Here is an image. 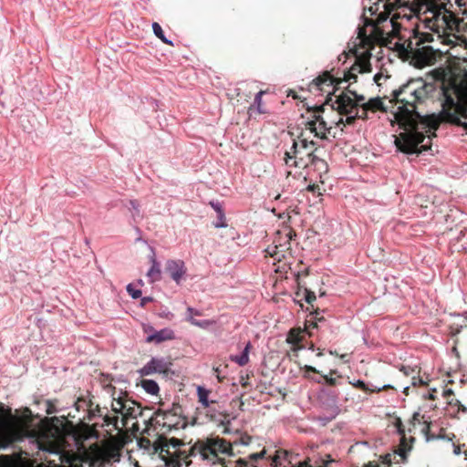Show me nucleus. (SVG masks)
Returning <instances> with one entry per match:
<instances>
[{
	"label": "nucleus",
	"instance_id": "f257e3e1",
	"mask_svg": "<svg viewBox=\"0 0 467 467\" xmlns=\"http://www.w3.org/2000/svg\"><path fill=\"white\" fill-rule=\"evenodd\" d=\"M432 86L423 79H410L400 88L392 91L390 102L400 104L395 119L404 130L395 140L397 148L404 153H421L431 149V143L421 145L425 133L429 140L436 137V130L441 125L438 116L432 114L421 116L417 111V104L422 103L429 97Z\"/></svg>",
	"mask_w": 467,
	"mask_h": 467
},
{
	"label": "nucleus",
	"instance_id": "f03ea898",
	"mask_svg": "<svg viewBox=\"0 0 467 467\" xmlns=\"http://www.w3.org/2000/svg\"><path fill=\"white\" fill-rule=\"evenodd\" d=\"M392 11H388L384 8V12L380 13L377 17L376 23L369 22L368 26H370V33L367 34L366 27H359L358 32V38L359 43L358 46L365 49L360 55L356 54V61L351 67L344 72L343 78H337L340 84L343 82H357V73H368L371 72L372 67L370 64V49L373 48L375 44L388 45L392 42V39L399 38L400 40L404 37L400 36V26L396 21L394 15L389 19V16Z\"/></svg>",
	"mask_w": 467,
	"mask_h": 467
},
{
	"label": "nucleus",
	"instance_id": "7ed1b4c3",
	"mask_svg": "<svg viewBox=\"0 0 467 467\" xmlns=\"http://www.w3.org/2000/svg\"><path fill=\"white\" fill-rule=\"evenodd\" d=\"M456 5L458 9L452 11L450 0H423L418 6L419 17L437 33L467 32V0H456Z\"/></svg>",
	"mask_w": 467,
	"mask_h": 467
},
{
	"label": "nucleus",
	"instance_id": "20e7f679",
	"mask_svg": "<svg viewBox=\"0 0 467 467\" xmlns=\"http://www.w3.org/2000/svg\"><path fill=\"white\" fill-rule=\"evenodd\" d=\"M190 455L199 457L200 460L212 465L220 464L221 467H248L246 460L239 458L236 461H225V456H234L233 444L230 441L211 434L205 438L198 439L190 447Z\"/></svg>",
	"mask_w": 467,
	"mask_h": 467
},
{
	"label": "nucleus",
	"instance_id": "39448f33",
	"mask_svg": "<svg viewBox=\"0 0 467 467\" xmlns=\"http://www.w3.org/2000/svg\"><path fill=\"white\" fill-rule=\"evenodd\" d=\"M442 109L438 117L441 122H448L467 130V82L455 79L442 86Z\"/></svg>",
	"mask_w": 467,
	"mask_h": 467
},
{
	"label": "nucleus",
	"instance_id": "423d86ee",
	"mask_svg": "<svg viewBox=\"0 0 467 467\" xmlns=\"http://www.w3.org/2000/svg\"><path fill=\"white\" fill-rule=\"evenodd\" d=\"M317 151L314 140H309L306 131H302L289 150L285 152L284 161L286 166L298 169L309 168Z\"/></svg>",
	"mask_w": 467,
	"mask_h": 467
},
{
	"label": "nucleus",
	"instance_id": "0eeeda50",
	"mask_svg": "<svg viewBox=\"0 0 467 467\" xmlns=\"http://www.w3.org/2000/svg\"><path fill=\"white\" fill-rule=\"evenodd\" d=\"M183 410L178 403H173L169 410H163L159 409L149 419L145 420L146 428L143 433H148L150 427H161L162 434L172 430L184 429L187 426V419L182 416Z\"/></svg>",
	"mask_w": 467,
	"mask_h": 467
},
{
	"label": "nucleus",
	"instance_id": "6e6552de",
	"mask_svg": "<svg viewBox=\"0 0 467 467\" xmlns=\"http://www.w3.org/2000/svg\"><path fill=\"white\" fill-rule=\"evenodd\" d=\"M423 39L418 34L410 36L403 43H395L398 50L410 57L418 67L431 65L436 61V54L430 46H421Z\"/></svg>",
	"mask_w": 467,
	"mask_h": 467
},
{
	"label": "nucleus",
	"instance_id": "1a4fd4ad",
	"mask_svg": "<svg viewBox=\"0 0 467 467\" xmlns=\"http://www.w3.org/2000/svg\"><path fill=\"white\" fill-rule=\"evenodd\" d=\"M184 445L182 440L177 438L167 439L162 434L154 442L155 450H160L161 454L165 453L167 457H175L178 465L189 466L192 462L189 458L192 455H190V449L188 451L181 449V446Z\"/></svg>",
	"mask_w": 467,
	"mask_h": 467
},
{
	"label": "nucleus",
	"instance_id": "9d476101",
	"mask_svg": "<svg viewBox=\"0 0 467 467\" xmlns=\"http://www.w3.org/2000/svg\"><path fill=\"white\" fill-rule=\"evenodd\" d=\"M296 232L288 225H284L276 232L272 245H269L265 252L278 261L285 257V254L291 250V240L295 237Z\"/></svg>",
	"mask_w": 467,
	"mask_h": 467
},
{
	"label": "nucleus",
	"instance_id": "9b49d317",
	"mask_svg": "<svg viewBox=\"0 0 467 467\" xmlns=\"http://www.w3.org/2000/svg\"><path fill=\"white\" fill-rule=\"evenodd\" d=\"M111 410L116 414L121 415L122 427L128 425L129 420L142 416V409L135 400L128 398L127 394L119 398H113Z\"/></svg>",
	"mask_w": 467,
	"mask_h": 467
},
{
	"label": "nucleus",
	"instance_id": "f8f14e48",
	"mask_svg": "<svg viewBox=\"0 0 467 467\" xmlns=\"http://www.w3.org/2000/svg\"><path fill=\"white\" fill-rule=\"evenodd\" d=\"M340 80L334 77L330 71H324L309 84L311 92L327 93L326 105L332 101L331 96H336V91L339 88Z\"/></svg>",
	"mask_w": 467,
	"mask_h": 467
},
{
	"label": "nucleus",
	"instance_id": "ddd939ff",
	"mask_svg": "<svg viewBox=\"0 0 467 467\" xmlns=\"http://www.w3.org/2000/svg\"><path fill=\"white\" fill-rule=\"evenodd\" d=\"M325 106L326 104H322L320 106L308 108L307 111L312 112L313 115L312 119L308 120L306 124V130H308L310 133H314L315 137L322 140L327 139V134L330 133V130L332 129V126L328 125L323 116Z\"/></svg>",
	"mask_w": 467,
	"mask_h": 467
},
{
	"label": "nucleus",
	"instance_id": "4468645a",
	"mask_svg": "<svg viewBox=\"0 0 467 467\" xmlns=\"http://www.w3.org/2000/svg\"><path fill=\"white\" fill-rule=\"evenodd\" d=\"M335 100L331 104V110H337L341 116L350 115L358 109L357 102L351 98L347 91H342L339 95L335 96Z\"/></svg>",
	"mask_w": 467,
	"mask_h": 467
},
{
	"label": "nucleus",
	"instance_id": "2eb2a0df",
	"mask_svg": "<svg viewBox=\"0 0 467 467\" xmlns=\"http://www.w3.org/2000/svg\"><path fill=\"white\" fill-rule=\"evenodd\" d=\"M165 272L177 285H180L184 279L187 268L182 260L170 259L165 263Z\"/></svg>",
	"mask_w": 467,
	"mask_h": 467
},
{
	"label": "nucleus",
	"instance_id": "dca6fc26",
	"mask_svg": "<svg viewBox=\"0 0 467 467\" xmlns=\"http://www.w3.org/2000/svg\"><path fill=\"white\" fill-rule=\"evenodd\" d=\"M171 365V362H167L163 358H152L139 372L142 377L153 373L167 374Z\"/></svg>",
	"mask_w": 467,
	"mask_h": 467
},
{
	"label": "nucleus",
	"instance_id": "f3484780",
	"mask_svg": "<svg viewBox=\"0 0 467 467\" xmlns=\"http://www.w3.org/2000/svg\"><path fill=\"white\" fill-rule=\"evenodd\" d=\"M335 462L330 454L307 457L303 462H298L295 467H329V464Z\"/></svg>",
	"mask_w": 467,
	"mask_h": 467
},
{
	"label": "nucleus",
	"instance_id": "a211bd4d",
	"mask_svg": "<svg viewBox=\"0 0 467 467\" xmlns=\"http://www.w3.org/2000/svg\"><path fill=\"white\" fill-rule=\"evenodd\" d=\"M304 332L305 330L297 327V328H292L288 332L286 341L287 343L292 345V350L293 351H298L302 348H304L302 343V340L304 338Z\"/></svg>",
	"mask_w": 467,
	"mask_h": 467
},
{
	"label": "nucleus",
	"instance_id": "6ab92c4d",
	"mask_svg": "<svg viewBox=\"0 0 467 467\" xmlns=\"http://www.w3.org/2000/svg\"><path fill=\"white\" fill-rule=\"evenodd\" d=\"M194 316L200 317L202 316V313L199 310L189 306L187 308L186 321L192 325L201 328H208L209 327L215 324V321L213 320H197L194 318Z\"/></svg>",
	"mask_w": 467,
	"mask_h": 467
},
{
	"label": "nucleus",
	"instance_id": "aec40b11",
	"mask_svg": "<svg viewBox=\"0 0 467 467\" xmlns=\"http://www.w3.org/2000/svg\"><path fill=\"white\" fill-rule=\"evenodd\" d=\"M16 440V432L7 425H0V449H5Z\"/></svg>",
	"mask_w": 467,
	"mask_h": 467
},
{
	"label": "nucleus",
	"instance_id": "412c9836",
	"mask_svg": "<svg viewBox=\"0 0 467 467\" xmlns=\"http://www.w3.org/2000/svg\"><path fill=\"white\" fill-rule=\"evenodd\" d=\"M175 337L174 332L170 328H163L160 331H156L155 333L147 337L148 343H161L166 340H171Z\"/></svg>",
	"mask_w": 467,
	"mask_h": 467
},
{
	"label": "nucleus",
	"instance_id": "4be33fe9",
	"mask_svg": "<svg viewBox=\"0 0 467 467\" xmlns=\"http://www.w3.org/2000/svg\"><path fill=\"white\" fill-rule=\"evenodd\" d=\"M210 391L203 387L199 386L197 388L198 400L202 404V410H208L212 406H217L218 403L215 400H209Z\"/></svg>",
	"mask_w": 467,
	"mask_h": 467
},
{
	"label": "nucleus",
	"instance_id": "5701e85b",
	"mask_svg": "<svg viewBox=\"0 0 467 467\" xmlns=\"http://www.w3.org/2000/svg\"><path fill=\"white\" fill-rule=\"evenodd\" d=\"M151 266L147 273V276L150 279V282L154 283L161 278V270L160 264L157 262L154 254L150 256Z\"/></svg>",
	"mask_w": 467,
	"mask_h": 467
},
{
	"label": "nucleus",
	"instance_id": "b1692460",
	"mask_svg": "<svg viewBox=\"0 0 467 467\" xmlns=\"http://www.w3.org/2000/svg\"><path fill=\"white\" fill-rule=\"evenodd\" d=\"M423 424H424V426L422 428V432L425 434L427 441H431V440H436V439H443V440L451 441L452 438L455 437L454 434H451V437L448 436L445 433V431L443 429H441L440 433L438 435L431 434V423L424 420Z\"/></svg>",
	"mask_w": 467,
	"mask_h": 467
},
{
	"label": "nucleus",
	"instance_id": "393cba45",
	"mask_svg": "<svg viewBox=\"0 0 467 467\" xmlns=\"http://www.w3.org/2000/svg\"><path fill=\"white\" fill-rule=\"evenodd\" d=\"M365 105V110H369L370 112H386L387 109L382 102V99L379 97L373 98L368 99Z\"/></svg>",
	"mask_w": 467,
	"mask_h": 467
},
{
	"label": "nucleus",
	"instance_id": "a878e982",
	"mask_svg": "<svg viewBox=\"0 0 467 467\" xmlns=\"http://www.w3.org/2000/svg\"><path fill=\"white\" fill-rule=\"evenodd\" d=\"M102 426L109 427V430L108 431L112 432L114 431H120L123 428L122 425L119 426V416H109L108 414L103 416V424Z\"/></svg>",
	"mask_w": 467,
	"mask_h": 467
},
{
	"label": "nucleus",
	"instance_id": "bb28decb",
	"mask_svg": "<svg viewBox=\"0 0 467 467\" xmlns=\"http://www.w3.org/2000/svg\"><path fill=\"white\" fill-rule=\"evenodd\" d=\"M296 297L304 298L306 303L311 305L312 307H313L312 303L317 299L315 293L313 291L307 289L306 287H303L301 285L300 282H298V289L296 292Z\"/></svg>",
	"mask_w": 467,
	"mask_h": 467
},
{
	"label": "nucleus",
	"instance_id": "cd10ccee",
	"mask_svg": "<svg viewBox=\"0 0 467 467\" xmlns=\"http://www.w3.org/2000/svg\"><path fill=\"white\" fill-rule=\"evenodd\" d=\"M252 348V345L250 342H248L244 349L243 350L242 354L239 356H231L230 359L235 363H237L239 366H245L249 362V352Z\"/></svg>",
	"mask_w": 467,
	"mask_h": 467
},
{
	"label": "nucleus",
	"instance_id": "c85d7f7f",
	"mask_svg": "<svg viewBox=\"0 0 467 467\" xmlns=\"http://www.w3.org/2000/svg\"><path fill=\"white\" fill-rule=\"evenodd\" d=\"M141 387L147 393L151 395H156L160 390L157 382L152 379H142Z\"/></svg>",
	"mask_w": 467,
	"mask_h": 467
},
{
	"label": "nucleus",
	"instance_id": "c756f323",
	"mask_svg": "<svg viewBox=\"0 0 467 467\" xmlns=\"http://www.w3.org/2000/svg\"><path fill=\"white\" fill-rule=\"evenodd\" d=\"M265 94V91L260 90L254 98V104L249 108L250 110L256 109L259 114H263L265 110L263 108L262 96Z\"/></svg>",
	"mask_w": 467,
	"mask_h": 467
},
{
	"label": "nucleus",
	"instance_id": "7c9ffc66",
	"mask_svg": "<svg viewBox=\"0 0 467 467\" xmlns=\"http://www.w3.org/2000/svg\"><path fill=\"white\" fill-rule=\"evenodd\" d=\"M311 315L313 316L314 320L308 319L306 321V329L317 327V322L325 320L323 316H319L320 313L318 309L315 310V312L311 313Z\"/></svg>",
	"mask_w": 467,
	"mask_h": 467
},
{
	"label": "nucleus",
	"instance_id": "2f4dec72",
	"mask_svg": "<svg viewBox=\"0 0 467 467\" xmlns=\"http://www.w3.org/2000/svg\"><path fill=\"white\" fill-rule=\"evenodd\" d=\"M310 167H313L315 170L319 171L320 172L327 171V162L323 159L319 158L317 154L313 158V161L311 162Z\"/></svg>",
	"mask_w": 467,
	"mask_h": 467
},
{
	"label": "nucleus",
	"instance_id": "473e14b6",
	"mask_svg": "<svg viewBox=\"0 0 467 467\" xmlns=\"http://www.w3.org/2000/svg\"><path fill=\"white\" fill-rule=\"evenodd\" d=\"M253 437L250 436L247 433H241V435L235 439L234 441H231L233 444V449L237 445H244L247 446L252 442Z\"/></svg>",
	"mask_w": 467,
	"mask_h": 467
},
{
	"label": "nucleus",
	"instance_id": "72a5a7b5",
	"mask_svg": "<svg viewBox=\"0 0 467 467\" xmlns=\"http://www.w3.org/2000/svg\"><path fill=\"white\" fill-rule=\"evenodd\" d=\"M152 29H153L155 36L158 38H160L163 43L170 45V46H173V43L165 37V36L163 34V30H162L161 26L159 25V23L154 22L152 24Z\"/></svg>",
	"mask_w": 467,
	"mask_h": 467
},
{
	"label": "nucleus",
	"instance_id": "f704fd0d",
	"mask_svg": "<svg viewBox=\"0 0 467 467\" xmlns=\"http://www.w3.org/2000/svg\"><path fill=\"white\" fill-rule=\"evenodd\" d=\"M346 116H347V118L345 119L342 117H339L338 120H337L335 122V125L337 127H340L341 125L343 127H345L347 125H353L355 123V121L358 119L355 113L350 114V115H346Z\"/></svg>",
	"mask_w": 467,
	"mask_h": 467
},
{
	"label": "nucleus",
	"instance_id": "c9c22d12",
	"mask_svg": "<svg viewBox=\"0 0 467 467\" xmlns=\"http://www.w3.org/2000/svg\"><path fill=\"white\" fill-rule=\"evenodd\" d=\"M346 91L350 96H353V99L355 102H357V107L359 108L362 103H366V98L364 95L358 94L355 90L350 89V87L348 86L346 88Z\"/></svg>",
	"mask_w": 467,
	"mask_h": 467
},
{
	"label": "nucleus",
	"instance_id": "e433bc0d",
	"mask_svg": "<svg viewBox=\"0 0 467 467\" xmlns=\"http://www.w3.org/2000/svg\"><path fill=\"white\" fill-rule=\"evenodd\" d=\"M369 110H365V105L364 103H362L360 105L359 108H358V109L356 110L355 114H356V117L358 118V119H363V120H366L368 119V112Z\"/></svg>",
	"mask_w": 467,
	"mask_h": 467
},
{
	"label": "nucleus",
	"instance_id": "4c0bfd02",
	"mask_svg": "<svg viewBox=\"0 0 467 467\" xmlns=\"http://www.w3.org/2000/svg\"><path fill=\"white\" fill-rule=\"evenodd\" d=\"M400 371L404 373L405 376H414L415 374H420V368L418 367L410 368L402 366Z\"/></svg>",
	"mask_w": 467,
	"mask_h": 467
},
{
	"label": "nucleus",
	"instance_id": "58836bf2",
	"mask_svg": "<svg viewBox=\"0 0 467 467\" xmlns=\"http://www.w3.org/2000/svg\"><path fill=\"white\" fill-rule=\"evenodd\" d=\"M127 291L130 294V296L134 299H137L141 296V291L139 289H135L131 284L128 285Z\"/></svg>",
	"mask_w": 467,
	"mask_h": 467
},
{
	"label": "nucleus",
	"instance_id": "ea45409f",
	"mask_svg": "<svg viewBox=\"0 0 467 467\" xmlns=\"http://www.w3.org/2000/svg\"><path fill=\"white\" fill-rule=\"evenodd\" d=\"M206 416L210 419V420H216L218 410L215 409V406H212L208 410H204Z\"/></svg>",
	"mask_w": 467,
	"mask_h": 467
},
{
	"label": "nucleus",
	"instance_id": "a19ab883",
	"mask_svg": "<svg viewBox=\"0 0 467 467\" xmlns=\"http://www.w3.org/2000/svg\"><path fill=\"white\" fill-rule=\"evenodd\" d=\"M411 385L413 387H417V386H426L427 385V382L425 380H423L420 376L419 374H415L414 376H412L411 378Z\"/></svg>",
	"mask_w": 467,
	"mask_h": 467
},
{
	"label": "nucleus",
	"instance_id": "79ce46f5",
	"mask_svg": "<svg viewBox=\"0 0 467 467\" xmlns=\"http://www.w3.org/2000/svg\"><path fill=\"white\" fill-rule=\"evenodd\" d=\"M96 415L102 416L101 409L99 405H96L95 409H92V403L90 402L88 419L91 420L92 417H95Z\"/></svg>",
	"mask_w": 467,
	"mask_h": 467
},
{
	"label": "nucleus",
	"instance_id": "37998d69",
	"mask_svg": "<svg viewBox=\"0 0 467 467\" xmlns=\"http://www.w3.org/2000/svg\"><path fill=\"white\" fill-rule=\"evenodd\" d=\"M266 453L265 449H263L260 452L251 453L249 455V460L252 462H256L259 459H263Z\"/></svg>",
	"mask_w": 467,
	"mask_h": 467
},
{
	"label": "nucleus",
	"instance_id": "c03bdc74",
	"mask_svg": "<svg viewBox=\"0 0 467 467\" xmlns=\"http://www.w3.org/2000/svg\"><path fill=\"white\" fill-rule=\"evenodd\" d=\"M424 416L420 415V412H414L410 420V423L415 427L416 423H420Z\"/></svg>",
	"mask_w": 467,
	"mask_h": 467
},
{
	"label": "nucleus",
	"instance_id": "a18cd8bd",
	"mask_svg": "<svg viewBox=\"0 0 467 467\" xmlns=\"http://www.w3.org/2000/svg\"><path fill=\"white\" fill-rule=\"evenodd\" d=\"M395 425L397 427L398 432L400 435H402V437L404 438L405 430H404V426H403V423H402L401 420L400 419H397Z\"/></svg>",
	"mask_w": 467,
	"mask_h": 467
},
{
	"label": "nucleus",
	"instance_id": "49530a36",
	"mask_svg": "<svg viewBox=\"0 0 467 467\" xmlns=\"http://www.w3.org/2000/svg\"><path fill=\"white\" fill-rule=\"evenodd\" d=\"M55 412H57V408H56L55 404L52 401L48 400L47 403V413L53 414Z\"/></svg>",
	"mask_w": 467,
	"mask_h": 467
},
{
	"label": "nucleus",
	"instance_id": "de8ad7c7",
	"mask_svg": "<svg viewBox=\"0 0 467 467\" xmlns=\"http://www.w3.org/2000/svg\"><path fill=\"white\" fill-rule=\"evenodd\" d=\"M249 375L241 376L240 384L243 388H247L249 386Z\"/></svg>",
	"mask_w": 467,
	"mask_h": 467
},
{
	"label": "nucleus",
	"instance_id": "09e8293b",
	"mask_svg": "<svg viewBox=\"0 0 467 467\" xmlns=\"http://www.w3.org/2000/svg\"><path fill=\"white\" fill-rule=\"evenodd\" d=\"M306 190H307L308 192H313V193L317 192V193H318V195L320 194V192H319V191H320V188H319V186H318L317 184H311V185H308V186H307V188H306Z\"/></svg>",
	"mask_w": 467,
	"mask_h": 467
},
{
	"label": "nucleus",
	"instance_id": "8fccbe9b",
	"mask_svg": "<svg viewBox=\"0 0 467 467\" xmlns=\"http://www.w3.org/2000/svg\"><path fill=\"white\" fill-rule=\"evenodd\" d=\"M355 386L363 391H368L367 385L362 380H358Z\"/></svg>",
	"mask_w": 467,
	"mask_h": 467
},
{
	"label": "nucleus",
	"instance_id": "3c124183",
	"mask_svg": "<svg viewBox=\"0 0 467 467\" xmlns=\"http://www.w3.org/2000/svg\"><path fill=\"white\" fill-rule=\"evenodd\" d=\"M384 78V75L382 73H377L375 76H374V81L375 83L378 85V86H380L381 85V82L380 80Z\"/></svg>",
	"mask_w": 467,
	"mask_h": 467
},
{
	"label": "nucleus",
	"instance_id": "603ef678",
	"mask_svg": "<svg viewBox=\"0 0 467 467\" xmlns=\"http://www.w3.org/2000/svg\"><path fill=\"white\" fill-rule=\"evenodd\" d=\"M326 382L329 385V386H334L336 384V379H333V378H329L327 377V375L323 376Z\"/></svg>",
	"mask_w": 467,
	"mask_h": 467
},
{
	"label": "nucleus",
	"instance_id": "864d4df0",
	"mask_svg": "<svg viewBox=\"0 0 467 467\" xmlns=\"http://www.w3.org/2000/svg\"><path fill=\"white\" fill-rule=\"evenodd\" d=\"M218 211H219V212H221L219 209H218ZM220 219H221V221H223V214L222 213H220ZM214 226H215L216 228L225 227V226H226V223H225L224 222H222V223H216L214 224Z\"/></svg>",
	"mask_w": 467,
	"mask_h": 467
},
{
	"label": "nucleus",
	"instance_id": "5fc2aeb1",
	"mask_svg": "<svg viewBox=\"0 0 467 467\" xmlns=\"http://www.w3.org/2000/svg\"><path fill=\"white\" fill-rule=\"evenodd\" d=\"M452 445H453V453L455 455H460L461 452H462L461 446L460 445H456L455 443H453Z\"/></svg>",
	"mask_w": 467,
	"mask_h": 467
},
{
	"label": "nucleus",
	"instance_id": "6e6d98bb",
	"mask_svg": "<svg viewBox=\"0 0 467 467\" xmlns=\"http://www.w3.org/2000/svg\"><path fill=\"white\" fill-rule=\"evenodd\" d=\"M305 370L307 372L319 373V371L316 368L308 365L305 366Z\"/></svg>",
	"mask_w": 467,
	"mask_h": 467
},
{
	"label": "nucleus",
	"instance_id": "4d7b16f0",
	"mask_svg": "<svg viewBox=\"0 0 467 467\" xmlns=\"http://www.w3.org/2000/svg\"><path fill=\"white\" fill-rule=\"evenodd\" d=\"M394 389V388L392 386H390V385H385L382 388H379L377 389H374L373 391L379 392L381 390H386V389Z\"/></svg>",
	"mask_w": 467,
	"mask_h": 467
},
{
	"label": "nucleus",
	"instance_id": "13d9d810",
	"mask_svg": "<svg viewBox=\"0 0 467 467\" xmlns=\"http://www.w3.org/2000/svg\"><path fill=\"white\" fill-rule=\"evenodd\" d=\"M213 370H214V372L216 374V377H217L218 380L220 382H222L223 379L220 377V369H219V368H214Z\"/></svg>",
	"mask_w": 467,
	"mask_h": 467
},
{
	"label": "nucleus",
	"instance_id": "bf43d9fd",
	"mask_svg": "<svg viewBox=\"0 0 467 467\" xmlns=\"http://www.w3.org/2000/svg\"><path fill=\"white\" fill-rule=\"evenodd\" d=\"M364 467H380L379 463L374 462H369L368 464H366Z\"/></svg>",
	"mask_w": 467,
	"mask_h": 467
},
{
	"label": "nucleus",
	"instance_id": "052dcab7",
	"mask_svg": "<svg viewBox=\"0 0 467 467\" xmlns=\"http://www.w3.org/2000/svg\"><path fill=\"white\" fill-rule=\"evenodd\" d=\"M150 301H151L150 297H143L141 300V305L144 306L146 303L150 302Z\"/></svg>",
	"mask_w": 467,
	"mask_h": 467
},
{
	"label": "nucleus",
	"instance_id": "680f3d73",
	"mask_svg": "<svg viewBox=\"0 0 467 467\" xmlns=\"http://www.w3.org/2000/svg\"><path fill=\"white\" fill-rule=\"evenodd\" d=\"M409 389H410V387H409V386L405 387V388H404V389H403V393H404L406 396H408V395H409Z\"/></svg>",
	"mask_w": 467,
	"mask_h": 467
},
{
	"label": "nucleus",
	"instance_id": "e2e57ef3",
	"mask_svg": "<svg viewBox=\"0 0 467 467\" xmlns=\"http://www.w3.org/2000/svg\"><path fill=\"white\" fill-rule=\"evenodd\" d=\"M130 204L133 208H137L138 203L136 201H130Z\"/></svg>",
	"mask_w": 467,
	"mask_h": 467
},
{
	"label": "nucleus",
	"instance_id": "0e129e2a",
	"mask_svg": "<svg viewBox=\"0 0 467 467\" xmlns=\"http://www.w3.org/2000/svg\"><path fill=\"white\" fill-rule=\"evenodd\" d=\"M428 399L430 400H435V396L433 393H430Z\"/></svg>",
	"mask_w": 467,
	"mask_h": 467
},
{
	"label": "nucleus",
	"instance_id": "69168bd1",
	"mask_svg": "<svg viewBox=\"0 0 467 467\" xmlns=\"http://www.w3.org/2000/svg\"><path fill=\"white\" fill-rule=\"evenodd\" d=\"M140 442H141V443H142V442H144V443H148V444H149V443H150V441H149V440H147V439H141V440H140Z\"/></svg>",
	"mask_w": 467,
	"mask_h": 467
},
{
	"label": "nucleus",
	"instance_id": "338daca9",
	"mask_svg": "<svg viewBox=\"0 0 467 467\" xmlns=\"http://www.w3.org/2000/svg\"><path fill=\"white\" fill-rule=\"evenodd\" d=\"M402 458H405L406 457V452L404 451H402V452L400 454Z\"/></svg>",
	"mask_w": 467,
	"mask_h": 467
},
{
	"label": "nucleus",
	"instance_id": "774afa93",
	"mask_svg": "<svg viewBox=\"0 0 467 467\" xmlns=\"http://www.w3.org/2000/svg\"><path fill=\"white\" fill-rule=\"evenodd\" d=\"M464 457L467 460V449L463 451Z\"/></svg>",
	"mask_w": 467,
	"mask_h": 467
}]
</instances>
